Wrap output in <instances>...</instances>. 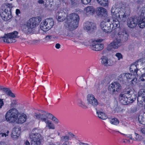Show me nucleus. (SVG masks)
<instances>
[{
	"mask_svg": "<svg viewBox=\"0 0 145 145\" xmlns=\"http://www.w3.org/2000/svg\"><path fill=\"white\" fill-rule=\"evenodd\" d=\"M123 10L121 4L118 3H116L112 8L111 11L114 26L119 27L120 22L126 20V15Z\"/></svg>",
	"mask_w": 145,
	"mask_h": 145,
	"instance_id": "obj_1",
	"label": "nucleus"
},
{
	"mask_svg": "<svg viewBox=\"0 0 145 145\" xmlns=\"http://www.w3.org/2000/svg\"><path fill=\"white\" fill-rule=\"evenodd\" d=\"M133 91L130 89H124L120 94L119 99L120 103L123 105L128 104L129 103H132L134 99L132 97H134V99L136 97V95L133 93Z\"/></svg>",
	"mask_w": 145,
	"mask_h": 145,
	"instance_id": "obj_2",
	"label": "nucleus"
},
{
	"mask_svg": "<svg viewBox=\"0 0 145 145\" xmlns=\"http://www.w3.org/2000/svg\"><path fill=\"white\" fill-rule=\"evenodd\" d=\"M41 20V18L40 17L31 18L27 21L26 24L22 26V31L25 33H31L32 31V29L37 26Z\"/></svg>",
	"mask_w": 145,
	"mask_h": 145,
	"instance_id": "obj_3",
	"label": "nucleus"
},
{
	"mask_svg": "<svg viewBox=\"0 0 145 145\" xmlns=\"http://www.w3.org/2000/svg\"><path fill=\"white\" fill-rule=\"evenodd\" d=\"M67 19L68 20H71L70 22H68L69 26L75 29L78 27L79 17L77 14L73 13L70 14L67 17Z\"/></svg>",
	"mask_w": 145,
	"mask_h": 145,
	"instance_id": "obj_4",
	"label": "nucleus"
},
{
	"mask_svg": "<svg viewBox=\"0 0 145 145\" xmlns=\"http://www.w3.org/2000/svg\"><path fill=\"white\" fill-rule=\"evenodd\" d=\"M18 33L17 31H14V32L5 34L1 38L3 39V41L7 43H11L15 42L16 40L14 38H18Z\"/></svg>",
	"mask_w": 145,
	"mask_h": 145,
	"instance_id": "obj_5",
	"label": "nucleus"
},
{
	"mask_svg": "<svg viewBox=\"0 0 145 145\" xmlns=\"http://www.w3.org/2000/svg\"><path fill=\"white\" fill-rule=\"evenodd\" d=\"M18 110L15 108H12L9 110L6 113L5 118L6 120L10 122H15L18 116Z\"/></svg>",
	"mask_w": 145,
	"mask_h": 145,
	"instance_id": "obj_6",
	"label": "nucleus"
},
{
	"mask_svg": "<svg viewBox=\"0 0 145 145\" xmlns=\"http://www.w3.org/2000/svg\"><path fill=\"white\" fill-rule=\"evenodd\" d=\"M29 137L31 140V145H40L43 140L41 135L39 133H32Z\"/></svg>",
	"mask_w": 145,
	"mask_h": 145,
	"instance_id": "obj_7",
	"label": "nucleus"
},
{
	"mask_svg": "<svg viewBox=\"0 0 145 145\" xmlns=\"http://www.w3.org/2000/svg\"><path fill=\"white\" fill-rule=\"evenodd\" d=\"M11 7L8 6L5 10H2L0 12V15L2 19L5 21L9 20L12 16L10 12Z\"/></svg>",
	"mask_w": 145,
	"mask_h": 145,
	"instance_id": "obj_8",
	"label": "nucleus"
},
{
	"mask_svg": "<svg viewBox=\"0 0 145 145\" xmlns=\"http://www.w3.org/2000/svg\"><path fill=\"white\" fill-rule=\"evenodd\" d=\"M87 104L93 108L96 107L99 104L97 100L94 96L91 94H88L87 97Z\"/></svg>",
	"mask_w": 145,
	"mask_h": 145,
	"instance_id": "obj_9",
	"label": "nucleus"
},
{
	"mask_svg": "<svg viewBox=\"0 0 145 145\" xmlns=\"http://www.w3.org/2000/svg\"><path fill=\"white\" fill-rule=\"evenodd\" d=\"M121 89V87L119 83L115 82L111 83L109 86L108 91L111 94L115 93L116 92L120 91Z\"/></svg>",
	"mask_w": 145,
	"mask_h": 145,
	"instance_id": "obj_10",
	"label": "nucleus"
},
{
	"mask_svg": "<svg viewBox=\"0 0 145 145\" xmlns=\"http://www.w3.org/2000/svg\"><path fill=\"white\" fill-rule=\"evenodd\" d=\"M140 14V20L138 21V25L139 27L143 28L145 27V9H141L139 12Z\"/></svg>",
	"mask_w": 145,
	"mask_h": 145,
	"instance_id": "obj_11",
	"label": "nucleus"
},
{
	"mask_svg": "<svg viewBox=\"0 0 145 145\" xmlns=\"http://www.w3.org/2000/svg\"><path fill=\"white\" fill-rule=\"evenodd\" d=\"M139 20L137 17H130L127 20V24L128 26L131 28L135 27L138 23Z\"/></svg>",
	"mask_w": 145,
	"mask_h": 145,
	"instance_id": "obj_12",
	"label": "nucleus"
},
{
	"mask_svg": "<svg viewBox=\"0 0 145 145\" xmlns=\"http://www.w3.org/2000/svg\"><path fill=\"white\" fill-rule=\"evenodd\" d=\"M84 28L90 33H91L96 28L95 24L92 22H87L84 25Z\"/></svg>",
	"mask_w": 145,
	"mask_h": 145,
	"instance_id": "obj_13",
	"label": "nucleus"
},
{
	"mask_svg": "<svg viewBox=\"0 0 145 145\" xmlns=\"http://www.w3.org/2000/svg\"><path fill=\"white\" fill-rule=\"evenodd\" d=\"M100 26L102 29L106 33H110L112 31L110 24L104 21L102 22L100 24Z\"/></svg>",
	"mask_w": 145,
	"mask_h": 145,
	"instance_id": "obj_14",
	"label": "nucleus"
},
{
	"mask_svg": "<svg viewBox=\"0 0 145 145\" xmlns=\"http://www.w3.org/2000/svg\"><path fill=\"white\" fill-rule=\"evenodd\" d=\"M121 44L120 41L116 39L109 44L107 48V49L108 50H111L112 47L114 49H116L120 46Z\"/></svg>",
	"mask_w": 145,
	"mask_h": 145,
	"instance_id": "obj_15",
	"label": "nucleus"
},
{
	"mask_svg": "<svg viewBox=\"0 0 145 145\" xmlns=\"http://www.w3.org/2000/svg\"><path fill=\"white\" fill-rule=\"evenodd\" d=\"M128 36L125 32H120L118 34L117 38L116 39L120 41H125L127 40Z\"/></svg>",
	"mask_w": 145,
	"mask_h": 145,
	"instance_id": "obj_16",
	"label": "nucleus"
},
{
	"mask_svg": "<svg viewBox=\"0 0 145 145\" xmlns=\"http://www.w3.org/2000/svg\"><path fill=\"white\" fill-rule=\"evenodd\" d=\"M107 13L106 10L101 7H99L97 12V15L99 16L102 17H106L107 16Z\"/></svg>",
	"mask_w": 145,
	"mask_h": 145,
	"instance_id": "obj_17",
	"label": "nucleus"
},
{
	"mask_svg": "<svg viewBox=\"0 0 145 145\" xmlns=\"http://www.w3.org/2000/svg\"><path fill=\"white\" fill-rule=\"evenodd\" d=\"M91 49L96 51L102 50L104 48V45L103 44L96 43H95L91 46Z\"/></svg>",
	"mask_w": 145,
	"mask_h": 145,
	"instance_id": "obj_18",
	"label": "nucleus"
},
{
	"mask_svg": "<svg viewBox=\"0 0 145 145\" xmlns=\"http://www.w3.org/2000/svg\"><path fill=\"white\" fill-rule=\"evenodd\" d=\"M18 116L15 121L16 123L22 124L26 121V119L25 115H22L19 114Z\"/></svg>",
	"mask_w": 145,
	"mask_h": 145,
	"instance_id": "obj_19",
	"label": "nucleus"
},
{
	"mask_svg": "<svg viewBox=\"0 0 145 145\" xmlns=\"http://www.w3.org/2000/svg\"><path fill=\"white\" fill-rule=\"evenodd\" d=\"M102 60L101 63L102 64L105 66H108L111 65L112 63H111V60H108V58L106 56H103L101 59Z\"/></svg>",
	"mask_w": 145,
	"mask_h": 145,
	"instance_id": "obj_20",
	"label": "nucleus"
},
{
	"mask_svg": "<svg viewBox=\"0 0 145 145\" xmlns=\"http://www.w3.org/2000/svg\"><path fill=\"white\" fill-rule=\"evenodd\" d=\"M45 24L47 25L49 30L54 25V21L53 19H47L45 20Z\"/></svg>",
	"mask_w": 145,
	"mask_h": 145,
	"instance_id": "obj_21",
	"label": "nucleus"
},
{
	"mask_svg": "<svg viewBox=\"0 0 145 145\" xmlns=\"http://www.w3.org/2000/svg\"><path fill=\"white\" fill-rule=\"evenodd\" d=\"M65 12H59L56 14V18L57 20L59 22L63 21L65 20V17L63 15L65 14Z\"/></svg>",
	"mask_w": 145,
	"mask_h": 145,
	"instance_id": "obj_22",
	"label": "nucleus"
},
{
	"mask_svg": "<svg viewBox=\"0 0 145 145\" xmlns=\"http://www.w3.org/2000/svg\"><path fill=\"white\" fill-rule=\"evenodd\" d=\"M86 14L88 15H92L95 12V10L94 8L92 6H88L85 8Z\"/></svg>",
	"mask_w": 145,
	"mask_h": 145,
	"instance_id": "obj_23",
	"label": "nucleus"
},
{
	"mask_svg": "<svg viewBox=\"0 0 145 145\" xmlns=\"http://www.w3.org/2000/svg\"><path fill=\"white\" fill-rule=\"evenodd\" d=\"M84 39V37L82 34L78 33L74 36V39H73L72 41L74 42H78L79 40H82Z\"/></svg>",
	"mask_w": 145,
	"mask_h": 145,
	"instance_id": "obj_24",
	"label": "nucleus"
},
{
	"mask_svg": "<svg viewBox=\"0 0 145 145\" xmlns=\"http://www.w3.org/2000/svg\"><path fill=\"white\" fill-rule=\"evenodd\" d=\"M134 63L130 66V71L134 73L135 74H137V71L138 70V67Z\"/></svg>",
	"mask_w": 145,
	"mask_h": 145,
	"instance_id": "obj_25",
	"label": "nucleus"
},
{
	"mask_svg": "<svg viewBox=\"0 0 145 145\" xmlns=\"http://www.w3.org/2000/svg\"><path fill=\"white\" fill-rule=\"evenodd\" d=\"M118 80L122 84L125 83L126 82V80L124 73L121 74L119 76Z\"/></svg>",
	"mask_w": 145,
	"mask_h": 145,
	"instance_id": "obj_26",
	"label": "nucleus"
},
{
	"mask_svg": "<svg viewBox=\"0 0 145 145\" xmlns=\"http://www.w3.org/2000/svg\"><path fill=\"white\" fill-rule=\"evenodd\" d=\"M97 114L98 115V117L101 119L105 120L107 118L105 114L103 112L97 110Z\"/></svg>",
	"mask_w": 145,
	"mask_h": 145,
	"instance_id": "obj_27",
	"label": "nucleus"
},
{
	"mask_svg": "<svg viewBox=\"0 0 145 145\" xmlns=\"http://www.w3.org/2000/svg\"><path fill=\"white\" fill-rule=\"evenodd\" d=\"M45 23V21H44L43 22H42L41 23L40 25V28L42 30L44 31H47L49 29H48V27Z\"/></svg>",
	"mask_w": 145,
	"mask_h": 145,
	"instance_id": "obj_28",
	"label": "nucleus"
},
{
	"mask_svg": "<svg viewBox=\"0 0 145 145\" xmlns=\"http://www.w3.org/2000/svg\"><path fill=\"white\" fill-rule=\"evenodd\" d=\"M105 80H103L102 81H101V84H100L99 83H98L96 84L95 87L96 89L97 90V91H99L101 88L102 87L103 85L104 84V82L106 81Z\"/></svg>",
	"mask_w": 145,
	"mask_h": 145,
	"instance_id": "obj_29",
	"label": "nucleus"
},
{
	"mask_svg": "<svg viewBox=\"0 0 145 145\" xmlns=\"http://www.w3.org/2000/svg\"><path fill=\"white\" fill-rule=\"evenodd\" d=\"M61 140L62 142L67 143V142L69 140L70 138L69 136L67 135L62 136L60 137Z\"/></svg>",
	"mask_w": 145,
	"mask_h": 145,
	"instance_id": "obj_30",
	"label": "nucleus"
},
{
	"mask_svg": "<svg viewBox=\"0 0 145 145\" xmlns=\"http://www.w3.org/2000/svg\"><path fill=\"white\" fill-rule=\"evenodd\" d=\"M47 124V126L50 129H55V126L50 121L47 120L46 122H45Z\"/></svg>",
	"mask_w": 145,
	"mask_h": 145,
	"instance_id": "obj_31",
	"label": "nucleus"
},
{
	"mask_svg": "<svg viewBox=\"0 0 145 145\" xmlns=\"http://www.w3.org/2000/svg\"><path fill=\"white\" fill-rule=\"evenodd\" d=\"M138 120L141 124L145 125V117L144 116V114L143 116H139Z\"/></svg>",
	"mask_w": 145,
	"mask_h": 145,
	"instance_id": "obj_32",
	"label": "nucleus"
},
{
	"mask_svg": "<svg viewBox=\"0 0 145 145\" xmlns=\"http://www.w3.org/2000/svg\"><path fill=\"white\" fill-rule=\"evenodd\" d=\"M144 61V59L143 58H142L138 59L134 63L135 64V65H136L138 66L139 65H142Z\"/></svg>",
	"mask_w": 145,
	"mask_h": 145,
	"instance_id": "obj_33",
	"label": "nucleus"
},
{
	"mask_svg": "<svg viewBox=\"0 0 145 145\" xmlns=\"http://www.w3.org/2000/svg\"><path fill=\"white\" fill-rule=\"evenodd\" d=\"M110 121L112 124L116 125L119 123L118 120L116 118H113L110 120Z\"/></svg>",
	"mask_w": 145,
	"mask_h": 145,
	"instance_id": "obj_34",
	"label": "nucleus"
},
{
	"mask_svg": "<svg viewBox=\"0 0 145 145\" xmlns=\"http://www.w3.org/2000/svg\"><path fill=\"white\" fill-rule=\"evenodd\" d=\"M108 0H101V2H99L98 3L99 4L103 6H106L108 5Z\"/></svg>",
	"mask_w": 145,
	"mask_h": 145,
	"instance_id": "obj_35",
	"label": "nucleus"
},
{
	"mask_svg": "<svg viewBox=\"0 0 145 145\" xmlns=\"http://www.w3.org/2000/svg\"><path fill=\"white\" fill-rule=\"evenodd\" d=\"M78 105L79 106L83 109H86L88 108L87 106L85 105V103L81 100L80 102L78 103Z\"/></svg>",
	"mask_w": 145,
	"mask_h": 145,
	"instance_id": "obj_36",
	"label": "nucleus"
},
{
	"mask_svg": "<svg viewBox=\"0 0 145 145\" xmlns=\"http://www.w3.org/2000/svg\"><path fill=\"white\" fill-rule=\"evenodd\" d=\"M20 128L17 127H15L13 129L12 133H13V131H14L17 135H19L20 133Z\"/></svg>",
	"mask_w": 145,
	"mask_h": 145,
	"instance_id": "obj_37",
	"label": "nucleus"
},
{
	"mask_svg": "<svg viewBox=\"0 0 145 145\" xmlns=\"http://www.w3.org/2000/svg\"><path fill=\"white\" fill-rule=\"evenodd\" d=\"M125 75V76L126 79L127 80V79H130L133 78L134 77V75L130 74L129 73H124Z\"/></svg>",
	"mask_w": 145,
	"mask_h": 145,
	"instance_id": "obj_38",
	"label": "nucleus"
},
{
	"mask_svg": "<svg viewBox=\"0 0 145 145\" xmlns=\"http://www.w3.org/2000/svg\"><path fill=\"white\" fill-rule=\"evenodd\" d=\"M19 136V135H17L14 131H13V133H12L11 137L14 139H17Z\"/></svg>",
	"mask_w": 145,
	"mask_h": 145,
	"instance_id": "obj_39",
	"label": "nucleus"
},
{
	"mask_svg": "<svg viewBox=\"0 0 145 145\" xmlns=\"http://www.w3.org/2000/svg\"><path fill=\"white\" fill-rule=\"evenodd\" d=\"M46 116V114H41V120L42 121L45 122L47 121Z\"/></svg>",
	"mask_w": 145,
	"mask_h": 145,
	"instance_id": "obj_40",
	"label": "nucleus"
},
{
	"mask_svg": "<svg viewBox=\"0 0 145 145\" xmlns=\"http://www.w3.org/2000/svg\"><path fill=\"white\" fill-rule=\"evenodd\" d=\"M135 139L136 140H140L142 139V137L141 136L136 133H135Z\"/></svg>",
	"mask_w": 145,
	"mask_h": 145,
	"instance_id": "obj_41",
	"label": "nucleus"
},
{
	"mask_svg": "<svg viewBox=\"0 0 145 145\" xmlns=\"http://www.w3.org/2000/svg\"><path fill=\"white\" fill-rule=\"evenodd\" d=\"M16 101L13 100L10 104V107L11 108H15L16 106Z\"/></svg>",
	"mask_w": 145,
	"mask_h": 145,
	"instance_id": "obj_42",
	"label": "nucleus"
},
{
	"mask_svg": "<svg viewBox=\"0 0 145 145\" xmlns=\"http://www.w3.org/2000/svg\"><path fill=\"white\" fill-rule=\"evenodd\" d=\"M115 56L118 58V60H120L121 59H122L123 58L122 55L120 53H117L115 55Z\"/></svg>",
	"mask_w": 145,
	"mask_h": 145,
	"instance_id": "obj_43",
	"label": "nucleus"
},
{
	"mask_svg": "<svg viewBox=\"0 0 145 145\" xmlns=\"http://www.w3.org/2000/svg\"><path fill=\"white\" fill-rule=\"evenodd\" d=\"M144 69L145 70V68H144ZM139 79L142 81H145V72L141 76Z\"/></svg>",
	"mask_w": 145,
	"mask_h": 145,
	"instance_id": "obj_44",
	"label": "nucleus"
},
{
	"mask_svg": "<svg viewBox=\"0 0 145 145\" xmlns=\"http://www.w3.org/2000/svg\"><path fill=\"white\" fill-rule=\"evenodd\" d=\"M82 3L84 5H87L89 3L91 0H81Z\"/></svg>",
	"mask_w": 145,
	"mask_h": 145,
	"instance_id": "obj_45",
	"label": "nucleus"
},
{
	"mask_svg": "<svg viewBox=\"0 0 145 145\" xmlns=\"http://www.w3.org/2000/svg\"><path fill=\"white\" fill-rule=\"evenodd\" d=\"M54 116L51 114L49 113H47L46 114V118L49 119H52V117H53Z\"/></svg>",
	"mask_w": 145,
	"mask_h": 145,
	"instance_id": "obj_46",
	"label": "nucleus"
},
{
	"mask_svg": "<svg viewBox=\"0 0 145 145\" xmlns=\"http://www.w3.org/2000/svg\"><path fill=\"white\" fill-rule=\"evenodd\" d=\"M7 93V95L8 96H10L12 97H15L14 94L10 90L9 91H8V92Z\"/></svg>",
	"mask_w": 145,
	"mask_h": 145,
	"instance_id": "obj_47",
	"label": "nucleus"
},
{
	"mask_svg": "<svg viewBox=\"0 0 145 145\" xmlns=\"http://www.w3.org/2000/svg\"><path fill=\"white\" fill-rule=\"evenodd\" d=\"M71 3L72 5L74 6H77L78 4V2L75 0L73 1V0H72L71 1Z\"/></svg>",
	"mask_w": 145,
	"mask_h": 145,
	"instance_id": "obj_48",
	"label": "nucleus"
},
{
	"mask_svg": "<svg viewBox=\"0 0 145 145\" xmlns=\"http://www.w3.org/2000/svg\"><path fill=\"white\" fill-rule=\"evenodd\" d=\"M35 116L37 119L41 120V114H37L35 113Z\"/></svg>",
	"mask_w": 145,
	"mask_h": 145,
	"instance_id": "obj_49",
	"label": "nucleus"
},
{
	"mask_svg": "<svg viewBox=\"0 0 145 145\" xmlns=\"http://www.w3.org/2000/svg\"><path fill=\"white\" fill-rule=\"evenodd\" d=\"M10 90L9 88H4L3 91L5 92V94L7 95L8 94L7 93L9 91H10Z\"/></svg>",
	"mask_w": 145,
	"mask_h": 145,
	"instance_id": "obj_50",
	"label": "nucleus"
},
{
	"mask_svg": "<svg viewBox=\"0 0 145 145\" xmlns=\"http://www.w3.org/2000/svg\"><path fill=\"white\" fill-rule=\"evenodd\" d=\"M53 121H55L56 123H57L59 122L58 120L54 116L52 118V119Z\"/></svg>",
	"mask_w": 145,
	"mask_h": 145,
	"instance_id": "obj_51",
	"label": "nucleus"
},
{
	"mask_svg": "<svg viewBox=\"0 0 145 145\" xmlns=\"http://www.w3.org/2000/svg\"><path fill=\"white\" fill-rule=\"evenodd\" d=\"M4 104L3 99H0V109H1L2 108V107L3 105Z\"/></svg>",
	"mask_w": 145,
	"mask_h": 145,
	"instance_id": "obj_52",
	"label": "nucleus"
},
{
	"mask_svg": "<svg viewBox=\"0 0 145 145\" xmlns=\"http://www.w3.org/2000/svg\"><path fill=\"white\" fill-rule=\"evenodd\" d=\"M140 132L143 134H145V128H142L140 129Z\"/></svg>",
	"mask_w": 145,
	"mask_h": 145,
	"instance_id": "obj_53",
	"label": "nucleus"
},
{
	"mask_svg": "<svg viewBox=\"0 0 145 145\" xmlns=\"http://www.w3.org/2000/svg\"><path fill=\"white\" fill-rule=\"evenodd\" d=\"M60 45L59 43H57L55 45V47L57 49H59L60 47Z\"/></svg>",
	"mask_w": 145,
	"mask_h": 145,
	"instance_id": "obj_54",
	"label": "nucleus"
},
{
	"mask_svg": "<svg viewBox=\"0 0 145 145\" xmlns=\"http://www.w3.org/2000/svg\"><path fill=\"white\" fill-rule=\"evenodd\" d=\"M52 36L51 35H47L46 36V38L47 40H49L51 39L52 38Z\"/></svg>",
	"mask_w": 145,
	"mask_h": 145,
	"instance_id": "obj_55",
	"label": "nucleus"
},
{
	"mask_svg": "<svg viewBox=\"0 0 145 145\" xmlns=\"http://www.w3.org/2000/svg\"><path fill=\"white\" fill-rule=\"evenodd\" d=\"M132 79H132L131 80V82L132 84H134L133 82H136L137 81V78H133H133Z\"/></svg>",
	"mask_w": 145,
	"mask_h": 145,
	"instance_id": "obj_56",
	"label": "nucleus"
},
{
	"mask_svg": "<svg viewBox=\"0 0 145 145\" xmlns=\"http://www.w3.org/2000/svg\"><path fill=\"white\" fill-rule=\"evenodd\" d=\"M24 144L25 145H30V143L29 142V141L27 140H26L25 141L24 143Z\"/></svg>",
	"mask_w": 145,
	"mask_h": 145,
	"instance_id": "obj_57",
	"label": "nucleus"
},
{
	"mask_svg": "<svg viewBox=\"0 0 145 145\" xmlns=\"http://www.w3.org/2000/svg\"><path fill=\"white\" fill-rule=\"evenodd\" d=\"M20 11L19 9H16V13L17 15L20 13Z\"/></svg>",
	"mask_w": 145,
	"mask_h": 145,
	"instance_id": "obj_58",
	"label": "nucleus"
},
{
	"mask_svg": "<svg viewBox=\"0 0 145 145\" xmlns=\"http://www.w3.org/2000/svg\"><path fill=\"white\" fill-rule=\"evenodd\" d=\"M40 42V41L39 40H36L33 41V43L35 44L37 43H39Z\"/></svg>",
	"mask_w": 145,
	"mask_h": 145,
	"instance_id": "obj_59",
	"label": "nucleus"
},
{
	"mask_svg": "<svg viewBox=\"0 0 145 145\" xmlns=\"http://www.w3.org/2000/svg\"><path fill=\"white\" fill-rule=\"evenodd\" d=\"M105 20V22L107 21V22L108 23H109V22H110V19L108 17H107L106 18Z\"/></svg>",
	"mask_w": 145,
	"mask_h": 145,
	"instance_id": "obj_60",
	"label": "nucleus"
},
{
	"mask_svg": "<svg viewBox=\"0 0 145 145\" xmlns=\"http://www.w3.org/2000/svg\"><path fill=\"white\" fill-rule=\"evenodd\" d=\"M103 40L102 39H99L96 40L95 41L96 42H101Z\"/></svg>",
	"mask_w": 145,
	"mask_h": 145,
	"instance_id": "obj_61",
	"label": "nucleus"
},
{
	"mask_svg": "<svg viewBox=\"0 0 145 145\" xmlns=\"http://www.w3.org/2000/svg\"><path fill=\"white\" fill-rule=\"evenodd\" d=\"M127 138H130V139L132 140L133 139H132V136L131 135H127V136H126Z\"/></svg>",
	"mask_w": 145,
	"mask_h": 145,
	"instance_id": "obj_62",
	"label": "nucleus"
},
{
	"mask_svg": "<svg viewBox=\"0 0 145 145\" xmlns=\"http://www.w3.org/2000/svg\"><path fill=\"white\" fill-rule=\"evenodd\" d=\"M38 2L39 4H42L44 3V1L42 0H39L38 1Z\"/></svg>",
	"mask_w": 145,
	"mask_h": 145,
	"instance_id": "obj_63",
	"label": "nucleus"
},
{
	"mask_svg": "<svg viewBox=\"0 0 145 145\" xmlns=\"http://www.w3.org/2000/svg\"><path fill=\"white\" fill-rule=\"evenodd\" d=\"M79 145H89L87 143L80 142L79 143Z\"/></svg>",
	"mask_w": 145,
	"mask_h": 145,
	"instance_id": "obj_64",
	"label": "nucleus"
}]
</instances>
